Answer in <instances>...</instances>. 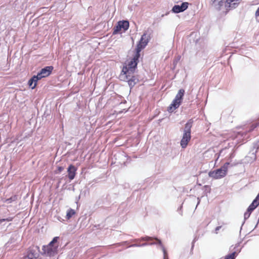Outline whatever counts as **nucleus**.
<instances>
[{
  "label": "nucleus",
  "instance_id": "f257e3e1",
  "mask_svg": "<svg viewBox=\"0 0 259 259\" xmlns=\"http://www.w3.org/2000/svg\"><path fill=\"white\" fill-rule=\"evenodd\" d=\"M231 165V166L234 165L230 162H226L221 167L217 169L210 171L208 176L214 179H220L225 177L227 175L228 165Z\"/></svg>",
  "mask_w": 259,
  "mask_h": 259
},
{
  "label": "nucleus",
  "instance_id": "f03ea898",
  "mask_svg": "<svg viewBox=\"0 0 259 259\" xmlns=\"http://www.w3.org/2000/svg\"><path fill=\"white\" fill-rule=\"evenodd\" d=\"M139 59L133 56V58L128 62L126 65L123 66L121 73L130 76L131 74H134L137 68Z\"/></svg>",
  "mask_w": 259,
  "mask_h": 259
},
{
  "label": "nucleus",
  "instance_id": "7ed1b4c3",
  "mask_svg": "<svg viewBox=\"0 0 259 259\" xmlns=\"http://www.w3.org/2000/svg\"><path fill=\"white\" fill-rule=\"evenodd\" d=\"M185 90L184 89H181L179 91L172 103L168 107L167 111L169 112H173L174 110L177 109L180 106L182 102Z\"/></svg>",
  "mask_w": 259,
  "mask_h": 259
},
{
  "label": "nucleus",
  "instance_id": "20e7f679",
  "mask_svg": "<svg viewBox=\"0 0 259 259\" xmlns=\"http://www.w3.org/2000/svg\"><path fill=\"white\" fill-rule=\"evenodd\" d=\"M120 77L124 80H126L128 82V84L130 89H132L139 81L138 77L134 75L133 74H131L130 76L121 73Z\"/></svg>",
  "mask_w": 259,
  "mask_h": 259
},
{
  "label": "nucleus",
  "instance_id": "39448f33",
  "mask_svg": "<svg viewBox=\"0 0 259 259\" xmlns=\"http://www.w3.org/2000/svg\"><path fill=\"white\" fill-rule=\"evenodd\" d=\"M39 255V247L33 246L29 248L27 254L24 256V259H38Z\"/></svg>",
  "mask_w": 259,
  "mask_h": 259
},
{
  "label": "nucleus",
  "instance_id": "423d86ee",
  "mask_svg": "<svg viewBox=\"0 0 259 259\" xmlns=\"http://www.w3.org/2000/svg\"><path fill=\"white\" fill-rule=\"evenodd\" d=\"M58 239V237H55L47 246L46 251L50 255L57 252L58 246H54V244L57 242Z\"/></svg>",
  "mask_w": 259,
  "mask_h": 259
},
{
  "label": "nucleus",
  "instance_id": "0eeeda50",
  "mask_svg": "<svg viewBox=\"0 0 259 259\" xmlns=\"http://www.w3.org/2000/svg\"><path fill=\"white\" fill-rule=\"evenodd\" d=\"M258 123H253L249 127L248 130H247L245 132H240L237 133L236 135V137L237 138H242V140H246L248 139V137L246 136L247 133L249 132H251L253 131L256 127L258 126Z\"/></svg>",
  "mask_w": 259,
  "mask_h": 259
},
{
  "label": "nucleus",
  "instance_id": "6e6552de",
  "mask_svg": "<svg viewBox=\"0 0 259 259\" xmlns=\"http://www.w3.org/2000/svg\"><path fill=\"white\" fill-rule=\"evenodd\" d=\"M189 3L183 2L181 5H175L172 9V11L175 13H179L185 11L188 7Z\"/></svg>",
  "mask_w": 259,
  "mask_h": 259
},
{
  "label": "nucleus",
  "instance_id": "1a4fd4ad",
  "mask_svg": "<svg viewBox=\"0 0 259 259\" xmlns=\"http://www.w3.org/2000/svg\"><path fill=\"white\" fill-rule=\"evenodd\" d=\"M224 3V0H211L210 5L215 10L220 11Z\"/></svg>",
  "mask_w": 259,
  "mask_h": 259
},
{
  "label": "nucleus",
  "instance_id": "9d476101",
  "mask_svg": "<svg viewBox=\"0 0 259 259\" xmlns=\"http://www.w3.org/2000/svg\"><path fill=\"white\" fill-rule=\"evenodd\" d=\"M191 136L190 134L183 133L182 139L181 141V146L182 148H185L188 142L191 139Z\"/></svg>",
  "mask_w": 259,
  "mask_h": 259
},
{
  "label": "nucleus",
  "instance_id": "9b49d317",
  "mask_svg": "<svg viewBox=\"0 0 259 259\" xmlns=\"http://www.w3.org/2000/svg\"><path fill=\"white\" fill-rule=\"evenodd\" d=\"M77 170L76 167L74 166L72 164H70L68 168H67V172H68V178L70 179V180H72L74 179L75 175H76V171Z\"/></svg>",
  "mask_w": 259,
  "mask_h": 259
},
{
  "label": "nucleus",
  "instance_id": "f8f14e48",
  "mask_svg": "<svg viewBox=\"0 0 259 259\" xmlns=\"http://www.w3.org/2000/svg\"><path fill=\"white\" fill-rule=\"evenodd\" d=\"M150 39V36L147 34L146 32H145L142 35L140 40L138 42V45H141L142 46H144L145 48L147 44H148L149 40Z\"/></svg>",
  "mask_w": 259,
  "mask_h": 259
},
{
  "label": "nucleus",
  "instance_id": "ddd939ff",
  "mask_svg": "<svg viewBox=\"0 0 259 259\" xmlns=\"http://www.w3.org/2000/svg\"><path fill=\"white\" fill-rule=\"evenodd\" d=\"M53 69L54 67L52 66H46L42 68L39 72L41 75L44 77H46L51 74Z\"/></svg>",
  "mask_w": 259,
  "mask_h": 259
},
{
  "label": "nucleus",
  "instance_id": "4468645a",
  "mask_svg": "<svg viewBox=\"0 0 259 259\" xmlns=\"http://www.w3.org/2000/svg\"><path fill=\"white\" fill-rule=\"evenodd\" d=\"M153 239H154V238L151 237L146 236H144V237H141V238H140L139 239H135L133 240V241H134V242H138V241H147V242H145V243L141 244V245H140L141 247H144V246H146L149 245L148 242L150 241H152Z\"/></svg>",
  "mask_w": 259,
  "mask_h": 259
},
{
  "label": "nucleus",
  "instance_id": "2eb2a0df",
  "mask_svg": "<svg viewBox=\"0 0 259 259\" xmlns=\"http://www.w3.org/2000/svg\"><path fill=\"white\" fill-rule=\"evenodd\" d=\"M193 120L192 119H189L185 125L184 129V133L190 134L191 132V128L193 125Z\"/></svg>",
  "mask_w": 259,
  "mask_h": 259
},
{
  "label": "nucleus",
  "instance_id": "dca6fc26",
  "mask_svg": "<svg viewBox=\"0 0 259 259\" xmlns=\"http://www.w3.org/2000/svg\"><path fill=\"white\" fill-rule=\"evenodd\" d=\"M144 48L145 47L144 45L143 46H142L141 45L137 44L136 48V53L134 54V57L139 59L140 57V52L142 51V50H143Z\"/></svg>",
  "mask_w": 259,
  "mask_h": 259
},
{
  "label": "nucleus",
  "instance_id": "f3484780",
  "mask_svg": "<svg viewBox=\"0 0 259 259\" xmlns=\"http://www.w3.org/2000/svg\"><path fill=\"white\" fill-rule=\"evenodd\" d=\"M37 81L35 80V77L32 76L28 81V85L32 89H34L37 84Z\"/></svg>",
  "mask_w": 259,
  "mask_h": 259
},
{
  "label": "nucleus",
  "instance_id": "a211bd4d",
  "mask_svg": "<svg viewBox=\"0 0 259 259\" xmlns=\"http://www.w3.org/2000/svg\"><path fill=\"white\" fill-rule=\"evenodd\" d=\"M119 25L121 26V28L123 29L125 31L129 28V22L127 20L119 21L118 22Z\"/></svg>",
  "mask_w": 259,
  "mask_h": 259
},
{
  "label": "nucleus",
  "instance_id": "6ab92c4d",
  "mask_svg": "<svg viewBox=\"0 0 259 259\" xmlns=\"http://www.w3.org/2000/svg\"><path fill=\"white\" fill-rule=\"evenodd\" d=\"M258 205L259 200L255 197L248 207H249V210L252 209L254 210Z\"/></svg>",
  "mask_w": 259,
  "mask_h": 259
},
{
  "label": "nucleus",
  "instance_id": "aec40b11",
  "mask_svg": "<svg viewBox=\"0 0 259 259\" xmlns=\"http://www.w3.org/2000/svg\"><path fill=\"white\" fill-rule=\"evenodd\" d=\"M159 245L160 246V248L163 253V259H168V254L167 251L164 248V246L162 244L161 241L160 240H158Z\"/></svg>",
  "mask_w": 259,
  "mask_h": 259
},
{
  "label": "nucleus",
  "instance_id": "412c9836",
  "mask_svg": "<svg viewBox=\"0 0 259 259\" xmlns=\"http://www.w3.org/2000/svg\"><path fill=\"white\" fill-rule=\"evenodd\" d=\"M253 211V210L251 209V210H249V207H248L247 208V209L246 210V211L244 213V222L243 223H242V226H241V227L240 228V232H241V230H242V226L243 225V224H244L245 223V221L248 219L249 218V217H250L252 211Z\"/></svg>",
  "mask_w": 259,
  "mask_h": 259
},
{
  "label": "nucleus",
  "instance_id": "4be33fe9",
  "mask_svg": "<svg viewBox=\"0 0 259 259\" xmlns=\"http://www.w3.org/2000/svg\"><path fill=\"white\" fill-rule=\"evenodd\" d=\"M75 213V211L72 208H69L67 211L66 218L67 219H70Z\"/></svg>",
  "mask_w": 259,
  "mask_h": 259
},
{
  "label": "nucleus",
  "instance_id": "5701e85b",
  "mask_svg": "<svg viewBox=\"0 0 259 259\" xmlns=\"http://www.w3.org/2000/svg\"><path fill=\"white\" fill-rule=\"evenodd\" d=\"M237 255L236 251H234L231 253L228 254L225 256V259H235Z\"/></svg>",
  "mask_w": 259,
  "mask_h": 259
},
{
  "label": "nucleus",
  "instance_id": "b1692460",
  "mask_svg": "<svg viewBox=\"0 0 259 259\" xmlns=\"http://www.w3.org/2000/svg\"><path fill=\"white\" fill-rule=\"evenodd\" d=\"M121 26L119 25V23H117V25L115 26L113 28V34H117L121 30Z\"/></svg>",
  "mask_w": 259,
  "mask_h": 259
},
{
  "label": "nucleus",
  "instance_id": "393cba45",
  "mask_svg": "<svg viewBox=\"0 0 259 259\" xmlns=\"http://www.w3.org/2000/svg\"><path fill=\"white\" fill-rule=\"evenodd\" d=\"M33 77H35V80H36L37 81L38 80L41 79L42 78H44V77L41 75L40 72H38L37 75H34L33 76Z\"/></svg>",
  "mask_w": 259,
  "mask_h": 259
},
{
  "label": "nucleus",
  "instance_id": "a878e982",
  "mask_svg": "<svg viewBox=\"0 0 259 259\" xmlns=\"http://www.w3.org/2000/svg\"><path fill=\"white\" fill-rule=\"evenodd\" d=\"M13 218H12V217H8L6 219H0V223H2L4 221L10 222V221H12L13 220Z\"/></svg>",
  "mask_w": 259,
  "mask_h": 259
},
{
  "label": "nucleus",
  "instance_id": "bb28decb",
  "mask_svg": "<svg viewBox=\"0 0 259 259\" xmlns=\"http://www.w3.org/2000/svg\"><path fill=\"white\" fill-rule=\"evenodd\" d=\"M154 239H155L156 240V242H148L149 245H154V244H158L159 245L158 241V240H159V239H157V238H154Z\"/></svg>",
  "mask_w": 259,
  "mask_h": 259
},
{
  "label": "nucleus",
  "instance_id": "cd10ccee",
  "mask_svg": "<svg viewBox=\"0 0 259 259\" xmlns=\"http://www.w3.org/2000/svg\"><path fill=\"white\" fill-rule=\"evenodd\" d=\"M141 244H137V243H135V244H131V245H130L128 246V247H141Z\"/></svg>",
  "mask_w": 259,
  "mask_h": 259
},
{
  "label": "nucleus",
  "instance_id": "c85d7f7f",
  "mask_svg": "<svg viewBox=\"0 0 259 259\" xmlns=\"http://www.w3.org/2000/svg\"><path fill=\"white\" fill-rule=\"evenodd\" d=\"M182 205L180 206V207L178 209V211H179V213L181 215H182Z\"/></svg>",
  "mask_w": 259,
  "mask_h": 259
},
{
  "label": "nucleus",
  "instance_id": "c756f323",
  "mask_svg": "<svg viewBox=\"0 0 259 259\" xmlns=\"http://www.w3.org/2000/svg\"><path fill=\"white\" fill-rule=\"evenodd\" d=\"M63 167L62 166H58V170L59 171V172H61L63 170Z\"/></svg>",
  "mask_w": 259,
  "mask_h": 259
},
{
  "label": "nucleus",
  "instance_id": "7c9ffc66",
  "mask_svg": "<svg viewBox=\"0 0 259 259\" xmlns=\"http://www.w3.org/2000/svg\"><path fill=\"white\" fill-rule=\"evenodd\" d=\"M221 226H218L215 229V232L216 233H218V231L220 230V229L221 228Z\"/></svg>",
  "mask_w": 259,
  "mask_h": 259
},
{
  "label": "nucleus",
  "instance_id": "2f4dec72",
  "mask_svg": "<svg viewBox=\"0 0 259 259\" xmlns=\"http://www.w3.org/2000/svg\"><path fill=\"white\" fill-rule=\"evenodd\" d=\"M219 156H220V155H219L218 154L216 153L214 155V157L215 158V162L218 160L219 158Z\"/></svg>",
  "mask_w": 259,
  "mask_h": 259
},
{
  "label": "nucleus",
  "instance_id": "473e14b6",
  "mask_svg": "<svg viewBox=\"0 0 259 259\" xmlns=\"http://www.w3.org/2000/svg\"><path fill=\"white\" fill-rule=\"evenodd\" d=\"M196 240H197V238H196V237H195V238L194 239V240H193V242H192V248H193V247H194V242H195Z\"/></svg>",
  "mask_w": 259,
  "mask_h": 259
},
{
  "label": "nucleus",
  "instance_id": "72a5a7b5",
  "mask_svg": "<svg viewBox=\"0 0 259 259\" xmlns=\"http://www.w3.org/2000/svg\"><path fill=\"white\" fill-rule=\"evenodd\" d=\"M197 200H198V202H197V205L196 206V208L197 207L198 205L199 204L200 201V199L199 197L197 198Z\"/></svg>",
  "mask_w": 259,
  "mask_h": 259
},
{
  "label": "nucleus",
  "instance_id": "f704fd0d",
  "mask_svg": "<svg viewBox=\"0 0 259 259\" xmlns=\"http://www.w3.org/2000/svg\"><path fill=\"white\" fill-rule=\"evenodd\" d=\"M256 199H258V200H259V193H258V194L256 196Z\"/></svg>",
  "mask_w": 259,
  "mask_h": 259
},
{
  "label": "nucleus",
  "instance_id": "c9c22d12",
  "mask_svg": "<svg viewBox=\"0 0 259 259\" xmlns=\"http://www.w3.org/2000/svg\"><path fill=\"white\" fill-rule=\"evenodd\" d=\"M209 152V151L206 152L205 154H207V153H208Z\"/></svg>",
  "mask_w": 259,
  "mask_h": 259
},
{
  "label": "nucleus",
  "instance_id": "e433bc0d",
  "mask_svg": "<svg viewBox=\"0 0 259 259\" xmlns=\"http://www.w3.org/2000/svg\"><path fill=\"white\" fill-rule=\"evenodd\" d=\"M205 187H208V186H205Z\"/></svg>",
  "mask_w": 259,
  "mask_h": 259
}]
</instances>
